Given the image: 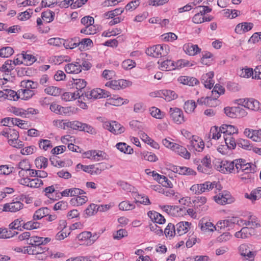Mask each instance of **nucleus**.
Segmentation results:
<instances>
[{
  "mask_svg": "<svg viewBox=\"0 0 261 261\" xmlns=\"http://www.w3.org/2000/svg\"><path fill=\"white\" fill-rule=\"evenodd\" d=\"M74 85L77 90H79L80 92H83L82 89L86 87V82L82 79H76L74 81Z\"/></svg>",
  "mask_w": 261,
  "mask_h": 261,
  "instance_id": "obj_54",
  "label": "nucleus"
},
{
  "mask_svg": "<svg viewBox=\"0 0 261 261\" xmlns=\"http://www.w3.org/2000/svg\"><path fill=\"white\" fill-rule=\"evenodd\" d=\"M35 163L38 168H45L47 166L48 160L47 158L41 156L36 159Z\"/></svg>",
  "mask_w": 261,
  "mask_h": 261,
  "instance_id": "obj_33",
  "label": "nucleus"
},
{
  "mask_svg": "<svg viewBox=\"0 0 261 261\" xmlns=\"http://www.w3.org/2000/svg\"><path fill=\"white\" fill-rule=\"evenodd\" d=\"M224 92L225 89L223 86L218 84H216L212 91L213 99L216 100L220 95L224 94Z\"/></svg>",
  "mask_w": 261,
  "mask_h": 261,
  "instance_id": "obj_27",
  "label": "nucleus"
},
{
  "mask_svg": "<svg viewBox=\"0 0 261 261\" xmlns=\"http://www.w3.org/2000/svg\"><path fill=\"white\" fill-rule=\"evenodd\" d=\"M204 147L203 141L197 136H192V139L188 145V147L190 150H196L201 152Z\"/></svg>",
  "mask_w": 261,
  "mask_h": 261,
  "instance_id": "obj_7",
  "label": "nucleus"
},
{
  "mask_svg": "<svg viewBox=\"0 0 261 261\" xmlns=\"http://www.w3.org/2000/svg\"><path fill=\"white\" fill-rule=\"evenodd\" d=\"M83 124V122L76 120L72 121L67 120L59 121L60 126L64 129H65L66 128H70L73 129L82 131Z\"/></svg>",
  "mask_w": 261,
  "mask_h": 261,
  "instance_id": "obj_9",
  "label": "nucleus"
},
{
  "mask_svg": "<svg viewBox=\"0 0 261 261\" xmlns=\"http://www.w3.org/2000/svg\"><path fill=\"white\" fill-rule=\"evenodd\" d=\"M80 65L79 64L78 61L75 63H70L65 66V70L68 73L77 74L81 72Z\"/></svg>",
  "mask_w": 261,
  "mask_h": 261,
  "instance_id": "obj_18",
  "label": "nucleus"
},
{
  "mask_svg": "<svg viewBox=\"0 0 261 261\" xmlns=\"http://www.w3.org/2000/svg\"><path fill=\"white\" fill-rule=\"evenodd\" d=\"M183 49L187 54L190 56H194L201 51V49L197 45L190 43L185 44L183 46Z\"/></svg>",
  "mask_w": 261,
  "mask_h": 261,
  "instance_id": "obj_13",
  "label": "nucleus"
},
{
  "mask_svg": "<svg viewBox=\"0 0 261 261\" xmlns=\"http://www.w3.org/2000/svg\"><path fill=\"white\" fill-rule=\"evenodd\" d=\"M19 95L21 96V98L24 100H27L31 98L35 95L34 91L31 89H21L19 91Z\"/></svg>",
  "mask_w": 261,
  "mask_h": 261,
  "instance_id": "obj_29",
  "label": "nucleus"
},
{
  "mask_svg": "<svg viewBox=\"0 0 261 261\" xmlns=\"http://www.w3.org/2000/svg\"><path fill=\"white\" fill-rule=\"evenodd\" d=\"M119 208L122 211H130L134 209L135 205L128 201H123L119 203Z\"/></svg>",
  "mask_w": 261,
  "mask_h": 261,
  "instance_id": "obj_41",
  "label": "nucleus"
},
{
  "mask_svg": "<svg viewBox=\"0 0 261 261\" xmlns=\"http://www.w3.org/2000/svg\"><path fill=\"white\" fill-rule=\"evenodd\" d=\"M92 44V41L89 38L83 39L80 41L79 38L78 47L81 50H83L86 47L90 46Z\"/></svg>",
  "mask_w": 261,
  "mask_h": 261,
  "instance_id": "obj_46",
  "label": "nucleus"
},
{
  "mask_svg": "<svg viewBox=\"0 0 261 261\" xmlns=\"http://www.w3.org/2000/svg\"><path fill=\"white\" fill-rule=\"evenodd\" d=\"M5 95H6L7 98L11 100H17L20 96L18 95L17 92L15 91L10 90V89H6L5 90Z\"/></svg>",
  "mask_w": 261,
  "mask_h": 261,
  "instance_id": "obj_49",
  "label": "nucleus"
},
{
  "mask_svg": "<svg viewBox=\"0 0 261 261\" xmlns=\"http://www.w3.org/2000/svg\"><path fill=\"white\" fill-rule=\"evenodd\" d=\"M136 63L130 59H127L122 63V67L125 70L130 69L135 66Z\"/></svg>",
  "mask_w": 261,
  "mask_h": 261,
  "instance_id": "obj_64",
  "label": "nucleus"
},
{
  "mask_svg": "<svg viewBox=\"0 0 261 261\" xmlns=\"http://www.w3.org/2000/svg\"><path fill=\"white\" fill-rule=\"evenodd\" d=\"M116 146L118 150L124 153L132 154L133 152V149L125 143H118Z\"/></svg>",
  "mask_w": 261,
  "mask_h": 261,
  "instance_id": "obj_30",
  "label": "nucleus"
},
{
  "mask_svg": "<svg viewBox=\"0 0 261 261\" xmlns=\"http://www.w3.org/2000/svg\"><path fill=\"white\" fill-rule=\"evenodd\" d=\"M240 75L243 77L248 78L251 76H254V71L250 68H245L241 69L240 71Z\"/></svg>",
  "mask_w": 261,
  "mask_h": 261,
  "instance_id": "obj_48",
  "label": "nucleus"
},
{
  "mask_svg": "<svg viewBox=\"0 0 261 261\" xmlns=\"http://www.w3.org/2000/svg\"><path fill=\"white\" fill-rule=\"evenodd\" d=\"M49 238H43L38 236H32L27 241V244L31 246H39L45 245L50 241Z\"/></svg>",
  "mask_w": 261,
  "mask_h": 261,
  "instance_id": "obj_11",
  "label": "nucleus"
},
{
  "mask_svg": "<svg viewBox=\"0 0 261 261\" xmlns=\"http://www.w3.org/2000/svg\"><path fill=\"white\" fill-rule=\"evenodd\" d=\"M38 84L36 82H34L30 80H23L20 83V86L25 89H35L37 88Z\"/></svg>",
  "mask_w": 261,
  "mask_h": 261,
  "instance_id": "obj_32",
  "label": "nucleus"
},
{
  "mask_svg": "<svg viewBox=\"0 0 261 261\" xmlns=\"http://www.w3.org/2000/svg\"><path fill=\"white\" fill-rule=\"evenodd\" d=\"M224 138L226 146L228 148L233 149L236 148L237 143L234 138H233L232 136L226 135V136H224Z\"/></svg>",
  "mask_w": 261,
  "mask_h": 261,
  "instance_id": "obj_36",
  "label": "nucleus"
},
{
  "mask_svg": "<svg viewBox=\"0 0 261 261\" xmlns=\"http://www.w3.org/2000/svg\"><path fill=\"white\" fill-rule=\"evenodd\" d=\"M148 216L155 223L162 224L166 221L165 219L161 214L155 211H149L148 213Z\"/></svg>",
  "mask_w": 261,
  "mask_h": 261,
  "instance_id": "obj_17",
  "label": "nucleus"
},
{
  "mask_svg": "<svg viewBox=\"0 0 261 261\" xmlns=\"http://www.w3.org/2000/svg\"><path fill=\"white\" fill-rule=\"evenodd\" d=\"M251 22H243L238 24L235 29V32L238 34H243L250 31L253 27Z\"/></svg>",
  "mask_w": 261,
  "mask_h": 261,
  "instance_id": "obj_16",
  "label": "nucleus"
},
{
  "mask_svg": "<svg viewBox=\"0 0 261 261\" xmlns=\"http://www.w3.org/2000/svg\"><path fill=\"white\" fill-rule=\"evenodd\" d=\"M34 219L32 221H28L26 223H23L22 227L24 229L31 230L39 228L40 226V223L35 222Z\"/></svg>",
  "mask_w": 261,
  "mask_h": 261,
  "instance_id": "obj_35",
  "label": "nucleus"
},
{
  "mask_svg": "<svg viewBox=\"0 0 261 261\" xmlns=\"http://www.w3.org/2000/svg\"><path fill=\"white\" fill-rule=\"evenodd\" d=\"M218 170L222 173L229 172L231 173L234 170V161L232 162L227 161H223L221 162L219 167H218Z\"/></svg>",
  "mask_w": 261,
  "mask_h": 261,
  "instance_id": "obj_12",
  "label": "nucleus"
},
{
  "mask_svg": "<svg viewBox=\"0 0 261 261\" xmlns=\"http://www.w3.org/2000/svg\"><path fill=\"white\" fill-rule=\"evenodd\" d=\"M179 174L193 175H196V172L191 168L186 167H180L179 170Z\"/></svg>",
  "mask_w": 261,
  "mask_h": 261,
  "instance_id": "obj_63",
  "label": "nucleus"
},
{
  "mask_svg": "<svg viewBox=\"0 0 261 261\" xmlns=\"http://www.w3.org/2000/svg\"><path fill=\"white\" fill-rule=\"evenodd\" d=\"M23 207V204L16 198L15 199H13L11 202L5 204L3 205V211L15 213L21 210Z\"/></svg>",
  "mask_w": 261,
  "mask_h": 261,
  "instance_id": "obj_6",
  "label": "nucleus"
},
{
  "mask_svg": "<svg viewBox=\"0 0 261 261\" xmlns=\"http://www.w3.org/2000/svg\"><path fill=\"white\" fill-rule=\"evenodd\" d=\"M110 97V99H112V103L114 106H119L124 104V102L127 103L128 102L127 99H125V101H123V98L117 97L116 95H113L112 97H111V96Z\"/></svg>",
  "mask_w": 261,
  "mask_h": 261,
  "instance_id": "obj_55",
  "label": "nucleus"
},
{
  "mask_svg": "<svg viewBox=\"0 0 261 261\" xmlns=\"http://www.w3.org/2000/svg\"><path fill=\"white\" fill-rule=\"evenodd\" d=\"M164 233L165 236L172 237L176 234L175 227L174 224L169 223L166 228L165 229Z\"/></svg>",
  "mask_w": 261,
  "mask_h": 261,
  "instance_id": "obj_47",
  "label": "nucleus"
},
{
  "mask_svg": "<svg viewBox=\"0 0 261 261\" xmlns=\"http://www.w3.org/2000/svg\"><path fill=\"white\" fill-rule=\"evenodd\" d=\"M169 52V47L167 45H156L146 50L147 55L154 57L159 58L162 56H166Z\"/></svg>",
  "mask_w": 261,
  "mask_h": 261,
  "instance_id": "obj_2",
  "label": "nucleus"
},
{
  "mask_svg": "<svg viewBox=\"0 0 261 261\" xmlns=\"http://www.w3.org/2000/svg\"><path fill=\"white\" fill-rule=\"evenodd\" d=\"M196 107L195 102L193 100H187L185 102L184 109L186 113H191Z\"/></svg>",
  "mask_w": 261,
  "mask_h": 261,
  "instance_id": "obj_34",
  "label": "nucleus"
},
{
  "mask_svg": "<svg viewBox=\"0 0 261 261\" xmlns=\"http://www.w3.org/2000/svg\"><path fill=\"white\" fill-rule=\"evenodd\" d=\"M49 214V210L47 207H41L37 210L33 215L34 220H40Z\"/></svg>",
  "mask_w": 261,
  "mask_h": 261,
  "instance_id": "obj_25",
  "label": "nucleus"
},
{
  "mask_svg": "<svg viewBox=\"0 0 261 261\" xmlns=\"http://www.w3.org/2000/svg\"><path fill=\"white\" fill-rule=\"evenodd\" d=\"M238 146L242 147L246 150H251L252 146L251 145L249 141L247 140L241 139L237 142Z\"/></svg>",
  "mask_w": 261,
  "mask_h": 261,
  "instance_id": "obj_52",
  "label": "nucleus"
},
{
  "mask_svg": "<svg viewBox=\"0 0 261 261\" xmlns=\"http://www.w3.org/2000/svg\"><path fill=\"white\" fill-rule=\"evenodd\" d=\"M103 127L115 135L121 134L125 130L124 127L115 121L105 122Z\"/></svg>",
  "mask_w": 261,
  "mask_h": 261,
  "instance_id": "obj_3",
  "label": "nucleus"
},
{
  "mask_svg": "<svg viewBox=\"0 0 261 261\" xmlns=\"http://www.w3.org/2000/svg\"><path fill=\"white\" fill-rule=\"evenodd\" d=\"M201 184V194L208 192L214 189V184L212 182L207 181Z\"/></svg>",
  "mask_w": 261,
  "mask_h": 261,
  "instance_id": "obj_58",
  "label": "nucleus"
},
{
  "mask_svg": "<svg viewBox=\"0 0 261 261\" xmlns=\"http://www.w3.org/2000/svg\"><path fill=\"white\" fill-rule=\"evenodd\" d=\"M252 229L248 227H243L240 231L235 233V237L238 238L245 239L251 235Z\"/></svg>",
  "mask_w": 261,
  "mask_h": 261,
  "instance_id": "obj_23",
  "label": "nucleus"
},
{
  "mask_svg": "<svg viewBox=\"0 0 261 261\" xmlns=\"http://www.w3.org/2000/svg\"><path fill=\"white\" fill-rule=\"evenodd\" d=\"M241 222L243 223V225L250 226L249 227L251 229H253L256 227H258L260 226L259 224L254 221V219L252 218L251 217L249 218L248 221H245L243 220H240Z\"/></svg>",
  "mask_w": 261,
  "mask_h": 261,
  "instance_id": "obj_50",
  "label": "nucleus"
},
{
  "mask_svg": "<svg viewBox=\"0 0 261 261\" xmlns=\"http://www.w3.org/2000/svg\"><path fill=\"white\" fill-rule=\"evenodd\" d=\"M107 154L105 152L100 150H94V156L93 160L95 161H99L106 159Z\"/></svg>",
  "mask_w": 261,
  "mask_h": 261,
  "instance_id": "obj_59",
  "label": "nucleus"
},
{
  "mask_svg": "<svg viewBox=\"0 0 261 261\" xmlns=\"http://www.w3.org/2000/svg\"><path fill=\"white\" fill-rule=\"evenodd\" d=\"M161 92L165 99L168 101H170L177 97V95L175 92L170 90H163Z\"/></svg>",
  "mask_w": 261,
  "mask_h": 261,
  "instance_id": "obj_28",
  "label": "nucleus"
},
{
  "mask_svg": "<svg viewBox=\"0 0 261 261\" xmlns=\"http://www.w3.org/2000/svg\"><path fill=\"white\" fill-rule=\"evenodd\" d=\"M178 80L180 83L190 86H193L199 83L198 80L196 78L187 76H180Z\"/></svg>",
  "mask_w": 261,
  "mask_h": 261,
  "instance_id": "obj_20",
  "label": "nucleus"
},
{
  "mask_svg": "<svg viewBox=\"0 0 261 261\" xmlns=\"http://www.w3.org/2000/svg\"><path fill=\"white\" fill-rule=\"evenodd\" d=\"M246 108L251 110H258L259 108V102L253 98L247 99Z\"/></svg>",
  "mask_w": 261,
  "mask_h": 261,
  "instance_id": "obj_31",
  "label": "nucleus"
},
{
  "mask_svg": "<svg viewBox=\"0 0 261 261\" xmlns=\"http://www.w3.org/2000/svg\"><path fill=\"white\" fill-rule=\"evenodd\" d=\"M214 75L213 72H209L202 76L201 81L205 88L211 89L213 87L214 84L213 80Z\"/></svg>",
  "mask_w": 261,
  "mask_h": 261,
  "instance_id": "obj_14",
  "label": "nucleus"
},
{
  "mask_svg": "<svg viewBox=\"0 0 261 261\" xmlns=\"http://www.w3.org/2000/svg\"><path fill=\"white\" fill-rule=\"evenodd\" d=\"M91 237V232L90 231H84L80 233L77 236V238L79 241H85V242L83 244H85L89 240V238Z\"/></svg>",
  "mask_w": 261,
  "mask_h": 261,
  "instance_id": "obj_62",
  "label": "nucleus"
},
{
  "mask_svg": "<svg viewBox=\"0 0 261 261\" xmlns=\"http://www.w3.org/2000/svg\"><path fill=\"white\" fill-rule=\"evenodd\" d=\"M149 111L151 115L155 118L162 119L165 116V114L157 108L152 107L150 109Z\"/></svg>",
  "mask_w": 261,
  "mask_h": 261,
  "instance_id": "obj_45",
  "label": "nucleus"
},
{
  "mask_svg": "<svg viewBox=\"0 0 261 261\" xmlns=\"http://www.w3.org/2000/svg\"><path fill=\"white\" fill-rule=\"evenodd\" d=\"M13 49L11 47H4L0 49V57L2 58H8L13 55Z\"/></svg>",
  "mask_w": 261,
  "mask_h": 261,
  "instance_id": "obj_39",
  "label": "nucleus"
},
{
  "mask_svg": "<svg viewBox=\"0 0 261 261\" xmlns=\"http://www.w3.org/2000/svg\"><path fill=\"white\" fill-rule=\"evenodd\" d=\"M239 252L242 257L249 261H254L257 250L255 247L250 244H241L239 248Z\"/></svg>",
  "mask_w": 261,
  "mask_h": 261,
  "instance_id": "obj_1",
  "label": "nucleus"
},
{
  "mask_svg": "<svg viewBox=\"0 0 261 261\" xmlns=\"http://www.w3.org/2000/svg\"><path fill=\"white\" fill-rule=\"evenodd\" d=\"M44 92L48 95L56 96L60 94L61 90L56 87L49 86L44 89Z\"/></svg>",
  "mask_w": 261,
  "mask_h": 261,
  "instance_id": "obj_44",
  "label": "nucleus"
},
{
  "mask_svg": "<svg viewBox=\"0 0 261 261\" xmlns=\"http://www.w3.org/2000/svg\"><path fill=\"white\" fill-rule=\"evenodd\" d=\"M109 96H111L109 92L100 88L93 89L89 93H85L86 98L91 100L102 98L109 97Z\"/></svg>",
  "mask_w": 261,
  "mask_h": 261,
  "instance_id": "obj_4",
  "label": "nucleus"
},
{
  "mask_svg": "<svg viewBox=\"0 0 261 261\" xmlns=\"http://www.w3.org/2000/svg\"><path fill=\"white\" fill-rule=\"evenodd\" d=\"M8 143H10L12 141H14L15 140H17L19 138L18 132L14 129H8Z\"/></svg>",
  "mask_w": 261,
  "mask_h": 261,
  "instance_id": "obj_53",
  "label": "nucleus"
},
{
  "mask_svg": "<svg viewBox=\"0 0 261 261\" xmlns=\"http://www.w3.org/2000/svg\"><path fill=\"white\" fill-rule=\"evenodd\" d=\"M171 149L186 159H189L190 158V152L187 151L185 147L179 144L175 143V145H173Z\"/></svg>",
  "mask_w": 261,
  "mask_h": 261,
  "instance_id": "obj_15",
  "label": "nucleus"
},
{
  "mask_svg": "<svg viewBox=\"0 0 261 261\" xmlns=\"http://www.w3.org/2000/svg\"><path fill=\"white\" fill-rule=\"evenodd\" d=\"M39 246H31L32 247V255H41V256H39L38 258L39 259L43 260L46 257V256H43L46 251H48V248L46 247H42Z\"/></svg>",
  "mask_w": 261,
  "mask_h": 261,
  "instance_id": "obj_19",
  "label": "nucleus"
},
{
  "mask_svg": "<svg viewBox=\"0 0 261 261\" xmlns=\"http://www.w3.org/2000/svg\"><path fill=\"white\" fill-rule=\"evenodd\" d=\"M23 223L24 222L22 220L20 219H16L9 224V228L10 229L21 230L20 227L23 226Z\"/></svg>",
  "mask_w": 261,
  "mask_h": 261,
  "instance_id": "obj_51",
  "label": "nucleus"
},
{
  "mask_svg": "<svg viewBox=\"0 0 261 261\" xmlns=\"http://www.w3.org/2000/svg\"><path fill=\"white\" fill-rule=\"evenodd\" d=\"M88 200V198L85 196H77L76 197L73 198L71 199L70 202L72 205H82V204L86 203Z\"/></svg>",
  "mask_w": 261,
  "mask_h": 261,
  "instance_id": "obj_37",
  "label": "nucleus"
},
{
  "mask_svg": "<svg viewBox=\"0 0 261 261\" xmlns=\"http://www.w3.org/2000/svg\"><path fill=\"white\" fill-rule=\"evenodd\" d=\"M174 63L170 60H167L162 62L161 63V67L162 70H171L174 69Z\"/></svg>",
  "mask_w": 261,
  "mask_h": 261,
  "instance_id": "obj_42",
  "label": "nucleus"
},
{
  "mask_svg": "<svg viewBox=\"0 0 261 261\" xmlns=\"http://www.w3.org/2000/svg\"><path fill=\"white\" fill-rule=\"evenodd\" d=\"M41 17L45 20L47 22H50L53 21L55 17V12L50 10L43 12L41 14Z\"/></svg>",
  "mask_w": 261,
  "mask_h": 261,
  "instance_id": "obj_43",
  "label": "nucleus"
},
{
  "mask_svg": "<svg viewBox=\"0 0 261 261\" xmlns=\"http://www.w3.org/2000/svg\"><path fill=\"white\" fill-rule=\"evenodd\" d=\"M82 131L87 132L93 135H96L97 134L96 130L93 127L85 123H83V124Z\"/></svg>",
  "mask_w": 261,
  "mask_h": 261,
  "instance_id": "obj_57",
  "label": "nucleus"
},
{
  "mask_svg": "<svg viewBox=\"0 0 261 261\" xmlns=\"http://www.w3.org/2000/svg\"><path fill=\"white\" fill-rule=\"evenodd\" d=\"M97 205L93 204V203L91 204L86 209L85 213L88 216L94 215L98 212V211H97Z\"/></svg>",
  "mask_w": 261,
  "mask_h": 261,
  "instance_id": "obj_56",
  "label": "nucleus"
},
{
  "mask_svg": "<svg viewBox=\"0 0 261 261\" xmlns=\"http://www.w3.org/2000/svg\"><path fill=\"white\" fill-rule=\"evenodd\" d=\"M214 199L217 203L222 205L231 203L234 201V198L231 197L227 191H224L214 196Z\"/></svg>",
  "mask_w": 261,
  "mask_h": 261,
  "instance_id": "obj_8",
  "label": "nucleus"
},
{
  "mask_svg": "<svg viewBox=\"0 0 261 261\" xmlns=\"http://www.w3.org/2000/svg\"><path fill=\"white\" fill-rule=\"evenodd\" d=\"M39 147L44 150L53 147L50 141L48 140L41 139L39 143Z\"/></svg>",
  "mask_w": 261,
  "mask_h": 261,
  "instance_id": "obj_60",
  "label": "nucleus"
},
{
  "mask_svg": "<svg viewBox=\"0 0 261 261\" xmlns=\"http://www.w3.org/2000/svg\"><path fill=\"white\" fill-rule=\"evenodd\" d=\"M143 159L145 160L148 161L150 162H155L158 159L155 154L149 152H143L142 154Z\"/></svg>",
  "mask_w": 261,
  "mask_h": 261,
  "instance_id": "obj_61",
  "label": "nucleus"
},
{
  "mask_svg": "<svg viewBox=\"0 0 261 261\" xmlns=\"http://www.w3.org/2000/svg\"><path fill=\"white\" fill-rule=\"evenodd\" d=\"M14 68L12 61L7 60L5 63L0 67V71L3 72H9Z\"/></svg>",
  "mask_w": 261,
  "mask_h": 261,
  "instance_id": "obj_40",
  "label": "nucleus"
},
{
  "mask_svg": "<svg viewBox=\"0 0 261 261\" xmlns=\"http://www.w3.org/2000/svg\"><path fill=\"white\" fill-rule=\"evenodd\" d=\"M245 197L252 201H255L261 198V187H258L252 190L250 194L246 193Z\"/></svg>",
  "mask_w": 261,
  "mask_h": 261,
  "instance_id": "obj_24",
  "label": "nucleus"
},
{
  "mask_svg": "<svg viewBox=\"0 0 261 261\" xmlns=\"http://www.w3.org/2000/svg\"><path fill=\"white\" fill-rule=\"evenodd\" d=\"M224 111L226 115L230 118L243 117L247 115L245 110L240 107H227Z\"/></svg>",
  "mask_w": 261,
  "mask_h": 261,
  "instance_id": "obj_5",
  "label": "nucleus"
},
{
  "mask_svg": "<svg viewBox=\"0 0 261 261\" xmlns=\"http://www.w3.org/2000/svg\"><path fill=\"white\" fill-rule=\"evenodd\" d=\"M170 117L174 122L181 124L185 122L182 111L177 108H171L169 111Z\"/></svg>",
  "mask_w": 261,
  "mask_h": 261,
  "instance_id": "obj_10",
  "label": "nucleus"
},
{
  "mask_svg": "<svg viewBox=\"0 0 261 261\" xmlns=\"http://www.w3.org/2000/svg\"><path fill=\"white\" fill-rule=\"evenodd\" d=\"M207 201V198L204 196H198L192 200V203L194 204V208L197 212H200L199 207L204 205Z\"/></svg>",
  "mask_w": 261,
  "mask_h": 261,
  "instance_id": "obj_22",
  "label": "nucleus"
},
{
  "mask_svg": "<svg viewBox=\"0 0 261 261\" xmlns=\"http://www.w3.org/2000/svg\"><path fill=\"white\" fill-rule=\"evenodd\" d=\"M199 225H201V229L204 231H213L215 226L210 222H206L204 220H202Z\"/></svg>",
  "mask_w": 261,
  "mask_h": 261,
  "instance_id": "obj_38",
  "label": "nucleus"
},
{
  "mask_svg": "<svg viewBox=\"0 0 261 261\" xmlns=\"http://www.w3.org/2000/svg\"><path fill=\"white\" fill-rule=\"evenodd\" d=\"M190 223L188 222H180L176 225V234L178 236L182 235L188 231V227Z\"/></svg>",
  "mask_w": 261,
  "mask_h": 261,
  "instance_id": "obj_21",
  "label": "nucleus"
},
{
  "mask_svg": "<svg viewBox=\"0 0 261 261\" xmlns=\"http://www.w3.org/2000/svg\"><path fill=\"white\" fill-rule=\"evenodd\" d=\"M78 37H75L67 40H63V44L66 49H73L78 47Z\"/></svg>",
  "mask_w": 261,
  "mask_h": 261,
  "instance_id": "obj_26",
  "label": "nucleus"
}]
</instances>
